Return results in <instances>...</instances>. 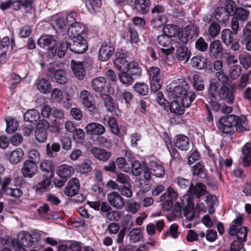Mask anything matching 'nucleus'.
Here are the masks:
<instances>
[{
    "mask_svg": "<svg viewBox=\"0 0 251 251\" xmlns=\"http://www.w3.org/2000/svg\"><path fill=\"white\" fill-rule=\"evenodd\" d=\"M189 85L183 79H177L171 82L166 87L169 96L174 99H180L187 94Z\"/></svg>",
    "mask_w": 251,
    "mask_h": 251,
    "instance_id": "1",
    "label": "nucleus"
},
{
    "mask_svg": "<svg viewBox=\"0 0 251 251\" xmlns=\"http://www.w3.org/2000/svg\"><path fill=\"white\" fill-rule=\"evenodd\" d=\"M237 121L238 116L233 114L222 116L219 120L218 128L223 133L232 134L235 132Z\"/></svg>",
    "mask_w": 251,
    "mask_h": 251,
    "instance_id": "2",
    "label": "nucleus"
},
{
    "mask_svg": "<svg viewBox=\"0 0 251 251\" xmlns=\"http://www.w3.org/2000/svg\"><path fill=\"white\" fill-rule=\"evenodd\" d=\"M236 4L233 0H226L224 6L215 9V17L217 21L221 23H225L228 20L229 16H232Z\"/></svg>",
    "mask_w": 251,
    "mask_h": 251,
    "instance_id": "3",
    "label": "nucleus"
},
{
    "mask_svg": "<svg viewBox=\"0 0 251 251\" xmlns=\"http://www.w3.org/2000/svg\"><path fill=\"white\" fill-rule=\"evenodd\" d=\"M233 223L228 229V234L231 236L236 235L237 239L243 242L246 240L247 236V227L241 226L243 223V219L239 217L233 221Z\"/></svg>",
    "mask_w": 251,
    "mask_h": 251,
    "instance_id": "4",
    "label": "nucleus"
},
{
    "mask_svg": "<svg viewBox=\"0 0 251 251\" xmlns=\"http://www.w3.org/2000/svg\"><path fill=\"white\" fill-rule=\"evenodd\" d=\"M50 126L49 122L45 119L41 120L36 126L35 138L39 143L45 142L47 139V129Z\"/></svg>",
    "mask_w": 251,
    "mask_h": 251,
    "instance_id": "5",
    "label": "nucleus"
},
{
    "mask_svg": "<svg viewBox=\"0 0 251 251\" xmlns=\"http://www.w3.org/2000/svg\"><path fill=\"white\" fill-rule=\"evenodd\" d=\"M69 42V49L71 51L76 54H81L88 49L87 41L82 37L78 36V38L71 39Z\"/></svg>",
    "mask_w": 251,
    "mask_h": 251,
    "instance_id": "6",
    "label": "nucleus"
},
{
    "mask_svg": "<svg viewBox=\"0 0 251 251\" xmlns=\"http://www.w3.org/2000/svg\"><path fill=\"white\" fill-rule=\"evenodd\" d=\"M79 98L83 105L89 111L92 113L97 112L94 97L90 92L87 90L82 91L80 94Z\"/></svg>",
    "mask_w": 251,
    "mask_h": 251,
    "instance_id": "7",
    "label": "nucleus"
},
{
    "mask_svg": "<svg viewBox=\"0 0 251 251\" xmlns=\"http://www.w3.org/2000/svg\"><path fill=\"white\" fill-rule=\"evenodd\" d=\"M56 40L51 35H46L41 36L37 42V45L41 48L50 50L52 53H56L57 48H55Z\"/></svg>",
    "mask_w": 251,
    "mask_h": 251,
    "instance_id": "8",
    "label": "nucleus"
},
{
    "mask_svg": "<svg viewBox=\"0 0 251 251\" xmlns=\"http://www.w3.org/2000/svg\"><path fill=\"white\" fill-rule=\"evenodd\" d=\"M114 52V47L111 44L104 43L99 50V58L102 61H106L113 56Z\"/></svg>",
    "mask_w": 251,
    "mask_h": 251,
    "instance_id": "9",
    "label": "nucleus"
},
{
    "mask_svg": "<svg viewBox=\"0 0 251 251\" xmlns=\"http://www.w3.org/2000/svg\"><path fill=\"white\" fill-rule=\"evenodd\" d=\"M128 53L124 50H118L115 53V58L114 63L119 70H124L128 64L126 58Z\"/></svg>",
    "mask_w": 251,
    "mask_h": 251,
    "instance_id": "10",
    "label": "nucleus"
},
{
    "mask_svg": "<svg viewBox=\"0 0 251 251\" xmlns=\"http://www.w3.org/2000/svg\"><path fill=\"white\" fill-rule=\"evenodd\" d=\"M71 65L75 76L79 80H83L86 75L84 62L72 60Z\"/></svg>",
    "mask_w": 251,
    "mask_h": 251,
    "instance_id": "11",
    "label": "nucleus"
},
{
    "mask_svg": "<svg viewBox=\"0 0 251 251\" xmlns=\"http://www.w3.org/2000/svg\"><path fill=\"white\" fill-rule=\"evenodd\" d=\"M182 207L183 214L188 220L191 221L194 217L195 213L193 211L194 203L189 196H184L182 198Z\"/></svg>",
    "mask_w": 251,
    "mask_h": 251,
    "instance_id": "12",
    "label": "nucleus"
},
{
    "mask_svg": "<svg viewBox=\"0 0 251 251\" xmlns=\"http://www.w3.org/2000/svg\"><path fill=\"white\" fill-rule=\"evenodd\" d=\"M107 200L113 207L121 209L125 206V201L121 195L116 192H113L107 195Z\"/></svg>",
    "mask_w": 251,
    "mask_h": 251,
    "instance_id": "13",
    "label": "nucleus"
},
{
    "mask_svg": "<svg viewBox=\"0 0 251 251\" xmlns=\"http://www.w3.org/2000/svg\"><path fill=\"white\" fill-rule=\"evenodd\" d=\"M219 96L228 104H232L234 102L235 96L232 90L226 85H222L220 88Z\"/></svg>",
    "mask_w": 251,
    "mask_h": 251,
    "instance_id": "14",
    "label": "nucleus"
},
{
    "mask_svg": "<svg viewBox=\"0 0 251 251\" xmlns=\"http://www.w3.org/2000/svg\"><path fill=\"white\" fill-rule=\"evenodd\" d=\"M209 49V54L211 56L217 58L223 55L224 48L220 40H215L212 41Z\"/></svg>",
    "mask_w": 251,
    "mask_h": 251,
    "instance_id": "15",
    "label": "nucleus"
},
{
    "mask_svg": "<svg viewBox=\"0 0 251 251\" xmlns=\"http://www.w3.org/2000/svg\"><path fill=\"white\" fill-rule=\"evenodd\" d=\"M37 164L30 161L25 160L22 169V173L25 177H32L37 173Z\"/></svg>",
    "mask_w": 251,
    "mask_h": 251,
    "instance_id": "16",
    "label": "nucleus"
},
{
    "mask_svg": "<svg viewBox=\"0 0 251 251\" xmlns=\"http://www.w3.org/2000/svg\"><path fill=\"white\" fill-rule=\"evenodd\" d=\"M85 129L89 135H100L105 132V128L100 124L91 123L88 124Z\"/></svg>",
    "mask_w": 251,
    "mask_h": 251,
    "instance_id": "17",
    "label": "nucleus"
},
{
    "mask_svg": "<svg viewBox=\"0 0 251 251\" xmlns=\"http://www.w3.org/2000/svg\"><path fill=\"white\" fill-rule=\"evenodd\" d=\"M79 182L76 178H73L69 180L65 190V194L70 197L75 196L79 189Z\"/></svg>",
    "mask_w": 251,
    "mask_h": 251,
    "instance_id": "18",
    "label": "nucleus"
},
{
    "mask_svg": "<svg viewBox=\"0 0 251 251\" xmlns=\"http://www.w3.org/2000/svg\"><path fill=\"white\" fill-rule=\"evenodd\" d=\"M188 191L191 195L197 198H200L207 193L206 185L201 182L197 183L195 186L191 184Z\"/></svg>",
    "mask_w": 251,
    "mask_h": 251,
    "instance_id": "19",
    "label": "nucleus"
},
{
    "mask_svg": "<svg viewBox=\"0 0 251 251\" xmlns=\"http://www.w3.org/2000/svg\"><path fill=\"white\" fill-rule=\"evenodd\" d=\"M174 143L176 147L182 151H187L191 147L189 138L184 135H177Z\"/></svg>",
    "mask_w": 251,
    "mask_h": 251,
    "instance_id": "20",
    "label": "nucleus"
},
{
    "mask_svg": "<svg viewBox=\"0 0 251 251\" xmlns=\"http://www.w3.org/2000/svg\"><path fill=\"white\" fill-rule=\"evenodd\" d=\"M175 47L176 48V58L180 61L186 62L190 57V52L188 51L187 48L184 45H181L179 44L175 45Z\"/></svg>",
    "mask_w": 251,
    "mask_h": 251,
    "instance_id": "21",
    "label": "nucleus"
},
{
    "mask_svg": "<svg viewBox=\"0 0 251 251\" xmlns=\"http://www.w3.org/2000/svg\"><path fill=\"white\" fill-rule=\"evenodd\" d=\"M84 30L82 25L77 22L72 23L68 29V34L71 39L75 38H78V36H82L81 33Z\"/></svg>",
    "mask_w": 251,
    "mask_h": 251,
    "instance_id": "22",
    "label": "nucleus"
},
{
    "mask_svg": "<svg viewBox=\"0 0 251 251\" xmlns=\"http://www.w3.org/2000/svg\"><path fill=\"white\" fill-rule=\"evenodd\" d=\"M147 167L150 169L151 174L156 177H162L164 175L165 171L162 165L156 161H150Z\"/></svg>",
    "mask_w": 251,
    "mask_h": 251,
    "instance_id": "23",
    "label": "nucleus"
},
{
    "mask_svg": "<svg viewBox=\"0 0 251 251\" xmlns=\"http://www.w3.org/2000/svg\"><path fill=\"white\" fill-rule=\"evenodd\" d=\"M91 152L96 158L102 161H107L111 156L110 152L97 147L92 148Z\"/></svg>",
    "mask_w": 251,
    "mask_h": 251,
    "instance_id": "24",
    "label": "nucleus"
},
{
    "mask_svg": "<svg viewBox=\"0 0 251 251\" xmlns=\"http://www.w3.org/2000/svg\"><path fill=\"white\" fill-rule=\"evenodd\" d=\"M243 154L242 163L244 167L250 166L251 164V142H248L242 148Z\"/></svg>",
    "mask_w": 251,
    "mask_h": 251,
    "instance_id": "25",
    "label": "nucleus"
},
{
    "mask_svg": "<svg viewBox=\"0 0 251 251\" xmlns=\"http://www.w3.org/2000/svg\"><path fill=\"white\" fill-rule=\"evenodd\" d=\"M60 150V145L57 143H48L46 146V154L50 158L55 157Z\"/></svg>",
    "mask_w": 251,
    "mask_h": 251,
    "instance_id": "26",
    "label": "nucleus"
},
{
    "mask_svg": "<svg viewBox=\"0 0 251 251\" xmlns=\"http://www.w3.org/2000/svg\"><path fill=\"white\" fill-rule=\"evenodd\" d=\"M232 16L238 21L245 22L247 20L249 16V11L242 7L236 8L234 9Z\"/></svg>",
    "mask_w": 251,
    "mask_h": 251,
    "instance_id": "27",
    "label": "nucleus"
},
{
    "mask_svg": "<svg viewBox=\"0 0 251 251\" xmlns=\"http://www.w3.org/2000/svg\"><path fill=\"white\" fill-rule=\"evenodd\" d=\"M150 0H135V8L139 13L144 14L149 10Z\"/></svg>",
    "mask_w": 251,
    "mask_h": 251,
    "instance_id": "28",
    "label": "nucleus"
},
{
    "mask_svg": "<svg viewBox=\"0 0 251 251\" xmlns=\"http://www.w3.org/2000/svg\"><path fill=\"white\" fill-rule=\"evenodd\" d=\"M24 120L31 123H35L40 118L39 112L34 109L27 111L24 115Z\"/></svg>",
    "mask_w": 251,
    "mask_h": 251,
    "instance_id": "29",
    "label": "nucleus"
},
{
    "mask_svg": "<svg viewBox=\"0 0 251 251\" xmlns=\"http://www.w3.org/2000/svg\"><path fill=\"white\" fill-rule=\"evenodd\" d=\"M24 156V152L21 148H17L12 151L9 155V160L12 164H17L20 162Z\"/></svg>",
    "mask_w": 251,
    "mask_h": 251,
    "instance_id": "30",
    "label": "nucleus"
},
{
    "mask_svg": "<svg viewBox=\"0 0 251 251\" xmlns=\"http://www.w3.org/2000/svg\"><path fill=\"white\" fill-rule=\"evenodd\" d=\"M106 80L103 77H98L94 78L91 82L93 89L97 92H100L105 88Z\"/></svg>",
    "mask_w": 251,
    "mask_h": 251,
    "instance_id": "31",
    "label": "nucleus"
},
{
    "mask_svg": "<svg viewBox=\"0 0 251 251\" xmlns=\"http://www.w3.org/2000/svg\"><path fill=\"white\" fill-rule=\"evenodd\" d=\"M37 89L44 94H48L50 92L51 89L50 83L45 78L38 79L36 81Z\"/></svg>",
    "mask_w": 251,
    "mask_h": 251,
    "instance_id": "32",
    "label": "nucleus"
},
{
    "mask_svg": "<svg viewBox=\"0 0 251 251\" xmlns=\"http://www.w3.org/2000/svg\"><path fill=\"white\" fill-rule=\"evenodd\" d=\"M191 64L197 69L201 70L207 66V60L202 56H194L191 60Z\"/></svg>",
    "mask_w": 251,
    "mask_h": 251,
    "instance_id": "33",
    "label": "nucleus"
},
{
    "mask_svg": "<svg viewBox=\"0 0 251 251\" xmlns=\"http://www.w3.org/2000/svg\"><path fill=\"white\" fill-rule=\"evenodd\" d=\"M237 122L235 131L243 132L245 131L250 130L248 121L245 116L241 115L240 117H238V121Z\"/></svg>",
    "mask_w": 251,
    "mask_h": 251,
    "instance_id": "34",
    "label": "nucleus"
},
{
    "mask_svg": "<svg viewBox=\"0 0 251 251\" xmlns=\"http://www.w3.org/2000/svg\"><path fill=\"white\" fill-rule=\"evenodd\" d=\"M174 50V48H171L168 49L161 48V51L163 53V57L165 63L171 66L174 63L175 60L174 57L173 56L172 53Z\"/></svg>",
    "mask_w": 251,
    "mask_h": 251,
    "instance_id": "35",
    "label": "nucleus"
},
{
    "mask_svg": "<svg viewBox=\"0 0 251 251\" xmlns=\"http://www.w3.org/2000/svg\"><path fill=\"white\" fill-rule=\"evenodd\" d=\"M72 170V167L64 164L58 167L56 173L60 178H64L67 180V178L71 176Z\"/></svg>",
    "mask_w": 251,
    "mask_h": 251,
    "instance_id": "36",
    "label": "nucleus"
},
{
    "mask_svg": "<svg viewBox=\"0 0 251 251\" xmlns=\"http://www.w3.org/2000/svg\"><path fill=\"white\" fill-rule=\"evenodd\" d=\"M126 67L131 75L138 77L141 75L142 69L137 62L131 61L128 63Z\"/></svg>",
    "mask_w": 251,
    "mask_h": 251,
    "instance_id": "37",
    "label": "nucleus"
},
{
    "mask_svg": "<svg viewBox=\"0 0 251 251\" xmlns=\"http://www.w3.org/2000/svg\"><path fill=\"white\" fill-rule=\"evenodd\" d=\"M196 95L194 92H187V94L185 95L184 97H181V104L184 106V108L189 107L192 101L196 98Z\"/></svg>",
    "mask_w": 251,
    "mask_h": 251,
    "instance_id": "38",
    "label": "nucleus"
},
{
    "mask_svg": "<svg viewBox=\"0 0 251 251\" xmlns=\"http://www.w3.org/2000/svg\"><path fill=\"white\" fill-rule=\"evenodd\" d=\"M157 41L160 46L163 47V48H174L172 46V39L165 35L162 34L158 36L157 38Z\"/></svg>",
    "mask_w": 251,
    "mask_h": 251,
    "instance_id": "39",
    "label": "nucleus"
},
{
    "mask_svg": "<svg viewBox=\"0 0 251 251\" xmlns=\"http://www.w3.org/2000/svg\"><path fill=\"white\" fill-rule=\"evenodd\" d=\"M192 81L193 86L196 91H201L204 90V80L200 75L198 74L193 75Z\"/></svg>",
    "mask_w": 251,
    "mask_h": 251,
    "instance_id": "40",
    "label": "nucleus"
},
{
    "mask_svg": "<svg viewBox=\"0 0 251 251\" xmlns=\"http://www.w3.org/2000/svg\"><path fill=\"white\" fill-rule=\"evenodd\" d=\"M54 77L56 82L60 84H65L68 81L67 73L63 69H57L54 72Z\"/></svg>",
    "mask_w": 251,
    "mask_h": 251,
    "instance_id": "41",
    "label": "nucleus"
},
{
    "mask_svg": "<svg viewBox=\"0 0 251 251\" xmlns=\"http://www.w3.org/2000/svg\"><path fill=\"white\" fill-rule=\"evenodd\" d=\"M239 60L245 69L247 70L251 67V55L250 53L244 52L240 54Z\"/></svg>",
    "mask_w": 251,
    "mask_h": 251,
    "instance_id": "42",
    "label": "nucleus"
},
{
    "mask_svg": "<svg viewBox=\"0 0 251 251\" xmlns=\"http://www.w3.org/2000/svg\"><path fill=\"white\" fill-rule=\"evenodd\" d=\"M232 32L229 29H224L221 33L222 42L226 46H229L233 41Z\"/></svg>",
    "mask_w": 251,
    "mask_h": 251,
    "instance_id": "43",
    "label": "nucleus"
},
{
    "mask_svg": "<svg viewBox=\"0 0 251 251\" xmlns=\"http://www.w3.org/2000/svg\"><path fill=\"white\" fill-rule=\"evenodd\" d=\"M192 172L194 175L197 176L201 179L205 178L206 176L205 170L200 163H197L193 166Z\"/></svg>",
    "mask_w": 251,
    "mask_h": 251,
    "instance_id": "44",
    "label": "nucleus"
},
{
    "mask_svg": "<svg viewBox=\"0 0 251 251\" xmlns=\"http://www.w3.org/2000/svg\"><path fill=\"white\" fill-rule=\"evenodd\" d=\"M21 240L19 241L24 247H30L32 245L34 240H32L31 234L28 232H23L21 233Z\"/></svg>",
    "mask_w": 251,
    "mask_h": 251,
    "instance_id": "45",
    "label": "nucleus"
},
{
    "mask_svg": "<svg viewBox=\"0 0 251 251\" xmlns=\"http://www.w3.org/2000/svg\"><path fill=\"white\" fill-rule=\"evenodd\" d=\"M170 110L176 115H181L184 112V107L178 100H173L170 105Z\"/></svg>",
    "mask_w": 251,
    "mask_h": 251,
    "instance_id": "46",
    "label": "nucleus"
},
{
    "mask_svg": "<svg viewBox=\"0 0 251 251\" xmlns=\"http://www.w3.org/2000/svg\"><path fill=\"white\" fill-rule=\"evenodd\" d=\"M163 35H165L168 37H175L177 34V26L173 25H166L162 29Z\"/></svg>",
    "mask_w": 251,
    "mask_h": 251,
    "instance_id": "47",
    "label": "nucleus"
},
{
    "mask_svg": "<svg viewBox=\"0 0 251 251\" xmlns=\"http://www.w3.org/2000/svg\"><path fill=\"white\" fill-rule=\"evenodd\" d=\"M50 183V179L48 177H46L36 185V191L40 192L47 191Z\"/></svg>",
    "mask_w": 251,
    "mask_h": 251,
    "instance_id": "48",
    "label": "nucleus"
},
{
    "mask_svg": "<svg viewBox=\"0 0 251 251\" xmlns=\"http://www.w3.org/2000/svg\"><path fill=\"white\" fill-rule=\"evenodd\" d=\"M133 89L139 95L146 96L149 93V86L145 83H136L133 86Z\"/></svg>",
    "mask_w": 251,
    "mask_h": 251,
    "instance_id": "49",
    "label": "nucleus"
},
{
    "mask_svg": "<svg viewBox=\"0 0 251 251\" xmlns=\"http://www.w3.org/2000/svg\"><path fill=\"white\" fill-rule=\"evenodd\" d=\"M107 123L111 132L113 134L120 136V129L116 119L113 117H110L108 118Z\"/></svg>",
    "mask_w": 251,
    "mask_h": 251,
    "instance_id": "50",
    "label": "nucleus"
},
{
    "mask_svg": "<svg viewBox=\"0 0 251 251\" xmlns=\"http://www.w3.org/2000/svg\"><path fill=\"white\" fill-rule=\"evenodd\" d=\"M41 170L46 173H53L55 165L50 160H44L40 165Z\"/></svg>",
    "mask_w": 251,
    "mask_h": 251,
    "instance_id": "51",
    "label": "nucleus"
},
{
    "mask_svg": "<svg viewBox=\"0 0 251 251\" xmlns=\"http://www.w3.org/2000/svg\"><path fill=\"white\" fill-rule=\"evenodd\" d=\"M166 21L167 18L164 15L152 16L151 23L153 27L159 28L162 26Z\"/></svg>",
    "mask_w": 251,
    "mask_h": 251,
    "instance_id": "52",
    "label": "nucleus"
},
{
    "mask_svg": "<svg viewBox=\"0 0 251 251\" xmlns=\"http://www.w3.org/2000/svg\"><path fill=\"white\" fill-rule=\"evenodd\" d=\"M242 72V68L239 65H234L229 71V76L233 80L237 79L240 75Z\"/></svg>",
    "mask_w": 251,
    "mask_h": 251,
    "instance_id": "53",
    "label": "nucleus"
},
{
    "mask_svg": "<svg viewBox=\"0 0 251 251\" xmlns=\"http://www.w3.org/2000/svg\"><path fill=\"white\" fill-rule=\"evenodd\" d=\"M128 236L130 240L133 242H137L143 237L140 229L138 227L132 229L129 233Z\"/></svg>",
    "mask_w": 251,
    "mask_h": 251,
    "instance_id": "54",
    "label": "nucleus"
},
{
    "mask_svg": "<svg viewBox=\"0 0 251 251\" xmlns=\"http://www.w3.org/2000/svg\"><path fill=\"white\" fill-rule=\"evenodd\" d=\"M217 198L215 195H208L207 196L205 201L208 207V212L212 214L214 212V205L216 204Z\"/></svg>",
    "mask_w": 251,
    "mask_h": 251,
    "instance_id": "55",
    "label": "nucleus"
},
{
    "mask_svg": "<svg viewBox=\"0 0 251 251\" xmlns=\"http://www.w3.org/2000/svg\"><path fill=\"white\" fill-rule=\"evenodd\" d=\"M116 96L118 100H122V99H124L126 103H129L132 99V95L131 93L126 91L122 92L119 90L118 88H117Z\"/></svg>",
    "mask_w": 251,
    "mask_h": 251,
    "instance_id": "56",
    "label": "nucleus"
},
{
    "mask_svg": "<svg viewBox=\"0 0 251 251\" xmlns=\"http://www.w3.org/2000/svg\"><path fill=\"white\" fill-rule=\"evenodd\" d=\"M100 98L104 100V105L109 111H112L114 109V103L112 98L109 95L104 94H100Z\"/></svg>",
    "mask_w": 251,
    "mask_h": 251,
    "instance_id": "57",
    "label": "nucleus"
},
{
    "mask_svg": "<svg viewBox=\"0 0 251 251\" xmlns=\"http://www.w3.org/2000/svg\"><path fill=\"white\" fill-rule=\"evenodd\" d=\"M160 200L162 202V205L164 210L168 211L172 208L173 200L167 198L166 193L163 194L160 197Z\"/></svg>",
    "mask_w": 251,
    "mask_h": 251,
    "instance_id": "58",
    "label": "nucleus"
},
{
    "mask_svg": "<svg viewBox=\"0 0 251 251\" xmlns=\"http://www.w3.org/2000/svg\"><path fill=\"white\" fill-rule=\"evenodd\" d=\"M131 74L126 72H121L119 73L118 76L122 83L126 85H130L133 82V78Z\"/></svg>",
    "mask_w": 251,
    "mask_h": 251,
    "instance_id": "59",
    "label": "nucleus"
},
{
    "mask_svg": "<svg viewBox=\"0 0 251 251\" xmlns=\"http://www.w3.org/2000/svg\"><path fill=\"white\" fill-rule=\"evenodd\" d=\"M191 39L188 37L187 33L183 29L182 31L178 34L177 37L176 38L175 43L176 45L179 44L181 45H184L188 42Z\"/></svg>",
    "mask_w": 251,
    "mask_h": 251,
    "instance_id": "60",
    "label": "nucleus"
},
{
    "mask_svg": "<svg viewBox=\"0 0 251 251\" xmlns=\"http://www.w3.org/2000/svg\"><path fill=\"white\" fill-rule=\"evenodd\" d=\"M183 30L187 33L188 37L192 39L194 36H198L199 28L194 25H189L185 27Z\"/></svg>",
    "mask_w": 251,
    "mask_h": 251,
    "instance_id": "61",
    "label": "nucleus"
},
{
    "mask_svg": "<svg viewBox=\"0 0 251 251\" xmlns=\"http://www.w3.org/2000/svg\"><path fill=\"white\" fill-rule=\"evenodd\" d=\"M73 138L74 140L78 143H82L85 138V133L83 129L76 128L73 132Z\"/></svg>",
    "mask_w": 251,
    "mask_h": 251,
    "instance_id": "62",
    "label": "nucleus"
},
{
    "mask_svg": "<svg viewBox=\"0 0 251 251\" xmlns=\"http://www.w3.org/2000/svg\"><path fill=\"white\" fill-rule=\"evenodd\" d=\"M131 171L134 176H139L144 171L141 162L138 160L134 161L131 164Z\"/></svg>",
    "mask_w": 251,
    "mask_h": 251,
    "instance_id": "63",
    "label": "nucleus"
},
{
    "mask_svg": "<svg viewBox=\"0 0 251 251\" xmlns=\"http://www.w3.org/2000/svg\"><path fill=\"white\" fill-rule=\"evenodd\" d=\"M221 27L219 24L215 22L211 24L209 28V34L212 37H216L220 33Z\"/></svg>",
    "mask_w": 251,
    "mask_h": 251,
    "instance_id": "64",
    "label": "nucleus"
}]
</instances>
